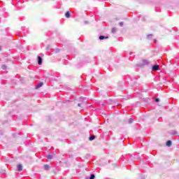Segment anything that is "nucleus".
Listing matches in <instances>:
<instances>
[{"label":"nucleus","instance_id":"7","mask_svg":"<svg viewBox=\"0 0 179 179\" xmlns=\"http://www.w3.org/2000/svg\"><path fill=\"white\" fill-rule=\"evenodd\" d=\"M23 170V166L22 164L17 165V171H22Z\"/></svg>","mask_w":179,"mask_h":179},{"label":"nucleus","instance_id":"8","mask_svg":"<svg viewBox=\"0 0 179 179\" xmlns=\"http://www.w3.org/2000/svg\"><path fill=\"white\" fill-rule=\"evenodd\" d=\"M107 38H108V36H103V35H100L99 36V40H107Z\"/></svg>","mask_w":179,"mask_h":179},{"label":"nucleus","instance_id":"15","mask_svg":"<svg viewBox=\"0 0 179 179\" xmlns=\"http://www.w3.org/2000/svg\"><path fill=\"white\" fill-rule=\"evenodd\" d=\"M171 135H173V136H176V135H177V131L172 130L171 132Z\"/></svg>","mask_w":179,"mask_h":179},{"label":"nucleus","instance_id":"21","mask_svg":"<svg viewBox=\"0 0 179 179\" xmlns=\"http://www.w3.org/2000/svg\"><path fill=\"white\" fill-rule=\"evenodd\" d=\"M153 36V35H152V34H149V35H148V38H152V37Z\"/></svg>","mask_w":179,"mask_h":179},{"label":"nucleus","instance_id":"2","mask_svg":"<svg viewBox=\"0 0 179 179\" xmlns=\"http://www.w3.org/2000/svg\"><path fill=\"white\" fill-rule=\"evenodd\" d=\"M145 65H149V61L146 59H143L141 63L137 64V66H138L139 68H142L145 66Z\"/></svg>","mask_w":179,"mask_h":179},{"label":"nucleus","instance_id":"16","mask_svg":"<svg viewBox=\"0 0 179 179\" xmlns=\"http://www.w3.org/2000/svg\"><path fill=\"white\" fill-rule=\"evenodd\" d=\"M132 122H134V119L130 118L129 120V124H132Z\"/></svg>","mask_w":179,"mask_h":179},{"label":"nucleus","instance_id":"4","mask_svg":"<svg viewBox=\"0 0 179 179\" xmlns=\"http://www.w3.org/2000/svg\"><path fill=\"white\" fill-rule=\"evenodd\" d=\"M37 61L38 65H43V57H41V56L37 57Z\"/></svg>","mask_w":179,"mask_h":179},{"label":"nucleus","instance_id":"20","mask_svg":"<svg viewBox=\"0 0 179 179\" xmlns=\"http://www.w3.org/2000/svg\"><path fill=\"white\" fill-rule=\"evenodd\" d=\"M81 100L83 103H86V98H81Z\"/></svg>","mask_w":179,"mask_h":179},{"label":"nucleus","instance_id":"23","mask_svg":"<svg viewBox=\"0 0 179 179\" xmlns=\"http://www.w3.org/2000/svg\"><path fill=\"white\" fill-rule=\"evenodd\" d=\"M0 135H3V131L0 130Z\"/></svg>","mask_w":179,"mask_h":179},{"label":"nucleus","instance_id":"19","mask_svg":"<svg viewBox=\"0 0 179 179\" xmlns=\"http://www.w3.org/2000/svg\"><path fill=\"white\" fill-rule=\"evenodd\" d=\"M120 27H122L124 26V22H120Z\"/></svg>","mask_w":179,"mask_h":179},{"label":"nucleus","instance_id":"24","mask_svg":"<svg viewBox=\"0 0 179 179\" xmlns=\"http://www.w3.org/2000/svg\"><path fill=\"white\" fill-rule=\"evenodd\" d=\"M85 24H88L89 22L88 21H84Z\"/></svg>","mask_w":179,"mask_h":179},{"label":"nucleus","instance_id":"17","mask_svg":"<svg viewBox=\"0 0 179 179\" xmlns=\"http://www.w3.org/2000/svg\"><path fill=\"white\" fill-rule=\"evenodd\" d=\"M155 103H159V101H160V99L159 98H156L155 99Z\"/></svg>","mask_w":179,"mask_h":179},{"label":"nucleus","instance_id":"6","mask_svg":"<svg viewBox=\"0 0 179 179\" xmlns=\"http://www.w3.org/2000/svg\"><path fill=\"white\" fill-rule=\"evenodd\" d=\"M65 16H66V17H67V19H69V17H71V16H72V15L71 14V11L66 12Z\"/></svg>","mask_w":179,"mask_h":179},{"label":"nucleus","instance_id":"3","mask_svg":"<svg viewBox=\"0 0 179 179\" xmlns=\"http://www.w3.org/2000/svg\"><path fill=\"white\" fill-rule=\"evenodd\" d=\"M159 70H160V68L159 67V65H157V64L153 65L152 66V71H159Z\"/></svg>","mask_w":179,"mask_h":179},{"label":"nucleus","instance_id":"10","mask_svg":"<svg viewBox=\"0 0 179 179\" xmlns=\"http://www.w3.org/2000/svg\"><path fill=\"white\" fill-rule=\"evenodd\" d=\"M166 146H168V148H170L172 145L171 141H170V140L167 141L166 143Z\"/></svg>","mask_w":179,"mask_h":179},{"label":"nucleus","instance_id":"9","mask_svg":"<svg viewBox=\"0 0 179 179\" xmlns=\"http://www.w3.org/2000/svg\"><path fill=\"white\" fill-rule=\"evenodd\" d=\"M96 178V176L94 173H92L90 177H86L85 179H94Z\"/></svg>","mask_w":179,"mask_h":179},{"label":"nucleus","instance_id":"1","mask_svg":"<svg viewBox=\"0 0 179 179\" xmlns=\"http://www.w3.org/2000/svg\"><path fill=\"white\" fill-rule=\"evenodd\" d=\"M130 160H131L132 162H136V160H139V154L138 152L133 154L130 157Z\"/></svg>","mask_w":179,"mask_h":179},{"label":"nucleus","instance_id":"12","mask_svg":"<svg viewBox=\"0 0 179 179\" xmlns=\"http://www.w3.org/2000/svg\"><path fill=\"white\" fill-rule=\"evenodd\" d=\"M96 139V136H91L89 137V141H94Z\"/></svg>","mask_w":179,"mask_h":179},{"label":"nucleus","instance_id":"25","mask_svg":"<svg viewBox=\"0 0 179 179\" xmlns=\"http://www.w3.org/2000/svg\"><path fill=\"white\" fill-rule=\"evenodd\" d=\"M80 106H82L81 103H78V107H80Z\"/></svg>","mask_w":179,"mask_h":179},{"label":"nucleus","instance_id":"11","mask_svg":"<svg viewBox=\"0 0 179 179\" xmlns=\"http://www.w3.org/2000/svg\"><path fill=\"white\" fill-rule=\"evenodd\" d=\"M43 169L44 170H45L46 171L50 170V165L45 164L43 166Z\"/></svg>","mask_w":179,"mask_h":179},{"label":"nucleus","instance_id":"27","mask_svg":"<svg viewBox=\"0 0 179 179\" xmlns=\"http://www.w3.org/2000/svg\"><path fill=\"white\" fill-rule=\"evenodd\" d=\"M0 51H1V47H0Z\"/></svg>","mask_w":179,"mask_h":179},{"label":"nucleus","instance_id":"5","mask_svg":"<svg viewBox=\"0 0 179 179\" xmlns=\"http://www.w3.org/2000/svg\"><path fill=\"white\" fill-rule=\"evenodd\" d=\"M43 85H44V83H43V82H41V83H38L36 85L35 89H40V87H43Z\"/></svg>","mask_w":179,"mask_h":179},{"label":"nucleus","instance_id":"13","mask_svg":"<svg viewBox=\"0 0 179 179\" xmlns=\"http://www.w3.org/2000/svg\"><path fill=\"white\" fill-rule=\"evenodd\" d=\"M47 159H48L49 160H51V159H52L54 157V156L52 155H47Z\"/></svg>","mask_w":179,"mask_h":179},{"label":"nucleus","instance_id":"22","mask_svg":"<svg viewBox=\"0 0 179 179\" xmlns=\"http://www.w3.org/2000/svg\"><path fill=\"white\" fill-rule=\"evenodd\" d=\"M129 55H130L131 57H134V52H130Z\"/></svg>","mask_w":179,"mask_h":179},{"label":"nucleus","instance_id":"26","mask_svg":"<svg viewBox=\"0 0 179 179\" xmlns=\"http://www.w3.org/2000/svg\"><path fill=\"white\" fill-rule=\"evenodd\" d=\"M141 179H145V178L142 177Z\"/></svg>","mask_w":179,"mask_h":179},{"label":"nucleus","instance_id":"18","mask_svg":"<svg viewBox=\"0 0 179 179\" xmlns=\"http://www.w3.org/2000/svg\"><path fill=\"white\" fill-rule=\"evenodd\" d=\"M1 68L3 71L6 70V66L5 65H2Z\"/></svg>","mask_w":179,"mask_h":179},{"label":"nucleus","instance_id":"14","mask_svg":"<svg viewBox=\"0 0 179 179\" xmlns=\"http://www.w3.org/2000/svg\"><path fill=\"white\" fill-rule=\"evenodd\" d=\"M111 31H112L113 34H115V33L117 32V28H115V27L112 28Z\"/></svg>","mask_w":179,"mask_h":179}]
</instances>
